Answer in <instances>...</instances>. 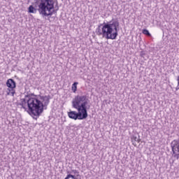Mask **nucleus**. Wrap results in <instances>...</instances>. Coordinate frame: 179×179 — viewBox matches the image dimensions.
Here are the masks:
<instances>
[{
    "instance_id": "obj_1",
    "label": "nucleus",
    "mask_w": 179,
    "mask_h": 179,
    "mask_svg": "<svg viewBox=\"0 0 179 179\" xmlns=\"http://www.w3.org/2000/svg\"><path fill=\"white\" fill-rule=\"evenodd\" d=\"M39 97L42 101L38 99V96L34 94H28L25 95L24 99H21V106L22 108L28 110L27 113L33 117L34 120H37L41 114L44 112V110H47V106L50 104V100H51V96H41Z\"/></svg>"
},
{
    "instance_id": "obj_2",
    "label": "nucleus",
    "mask_w": 179,
    "mask_h": 179,
    "mask_svg": "<svg viewBox=\"0 0 179 179\" xmlns=\"http://www.w3.org/2000/svg\"><path fill=\"white\" fill-rule=\"evenodd\" d=\"M120 22L117 19H113L108 22L101 24L96 29L98 36H102L106 40H115L118 36Z\"/></svg>"
},
{
    "instance_id": "obj_3",
    "label": "nucleus",
    "mask_w": 179,
    "mask_h": 179,
    "mask_svg": "<svg viewBox=\"0 0 179 179\" xmlns=\"http://www.w3.org/2000/svg\"><path fill=\"white\" fill-rule=\"evenodd\" d=\"M35 3L38 6V11L42 17L52 16L59 10V7L54 9V0H34Z\"/></svg>"
},
{
    "instance_id": "obj_4",
    "label": "nucleus",
    "mask_w": 179,
    "mask_h": 179,
    "mask_svg": "<svg viewBox=\"0 0 179 179\" xmlns=\"http://www.w3.org/2000/svg\"><path fill=\"white\" fill-rule=\"evenodd\" d=\"M89 99L87 95H77L72 101V107L76 108L78 111L86 118L88 117L87 110L90 109L89 104Z\"/></svg>"
},
{
    "instance_id": "obj_5",
    "label": "nucleus",
    "mask_w": 179,
    "mask_h": 179,
    "mask_svg": "<svg viewBox=\"0 0 179 179\" xmlns=\"http://www.w3.org/2000/svg\"><path fill=\"white\" fill-rule=\"evenodd\" d=\"M68 116L71 120H86V117L80 112V111H73L71 110L70 112H68Z\"/></svg>"
},
{
    "instance_id": "obj_6",
    "label": "nucleus",
    "mask_w": 179,
    "mask_h": 179,
    "mask_svg": "<svg viewBox=\"0 0 179 179\" xmlns=\"http://www.w3.org/2000/svg\"><path fill=\"white\" fill-rule=\"evenodd\" d=\"M7 87L9 89H15L16 88V82H15L14 79L10 78L6 82Z\"/></svg>"
},
{
    "instance_id": "obj_7",
    "label": "nucleus",
    "mask_w": 179,
    "mask_h": 179,
    "mask_svg": "<svg viewBox=\"0 0 179 179\" xmlns=\"http://www.w3.org/2000/svg\"><path fill=\"white\" fill-rule=\"evenodd\" d=\"M28 12L29 13H36V12H37V10L36 9V8H34V6H29V7L28 8Z\"/></svg>"
},
{
    "instance_id": "obj_8",
    "label": "nucleus",
    "mask_w": 179,
    "mask_h": 179,
    "mask_svg": "<svg viewBox=\"0 0 179 179\" xmlns=\"http://www.w3.org/2000/svg\"><path fill=\"white\" fill-rule=\"evenodd\" d=\"M73 93H76V90H78V83L75 82L73 83V84L72 85V87H71Z\"/></svg>"
},
{
    "instance_id": "obj_9",
    "label": "nucleus",
    "mask_w": 179,
    "mask_h": 179,
    "mask_svg": "<svg viewBox=\"0 0 179 179\" xmlns=\"http://www.w3.org/2000/svg\"><path fill=\"white\" fill-rule=\"evenodd\" d=\"M143 34H145V36H148V37H150V36H152V34H150V32H149V30L146 29H143Z\"/></svg>"
},
{
    "instance_id": "obj_10",
    "label": "nucleus",
    "mask_w": 179,
    "mask_h": 179,
    "mask_svg": "<svg viewBox=\"0 0 179 179\" xmlns=\"http://www.w3.org/2000/svg\"><path fill=\"white\" fill-rule=\"evenodd\" d=\"M70 178L78 179V178H76V176H75L74 175H72L71 173L68 174L64 179H70Z\"/></svg>"
},
{
    "instance_id": "obj_11",
    "label": "nucleus",
    "mask_w": 179,
    "mask_h": 179,
    "mask_svg": "<svg viewBox=\"0 0 179 179\" xmlns=\"http://www.w3.org/2000/svg\"><path fill=\"white\" fill-rule=\"evenodd\" d=\"M8 92H7V94L9 95V94H12V96H15V90L14 89H8Z\"/></svg>"
},
{
    "instance_id": "obj_12",
    "label": "nucleus",
    "mask_w": 179,
    "mask_h": 179,
    "mask_svg": "<svg viewBox=\"0 0 179 179\" xmlns=\"http://www.w3.org/2000/svg\"><path fill=\"white\" fill-rule=\"evenodd\" d=\"M134 141H132L133 145H134V146H136V144H135V142H137V143H139V142H141V139H139V138L138 137H134Z\"/></svg>"
},
{
    "instance_id": "obj_13",
    "label": "nucleus",
    "mask_w": 179,
    "mask_h": 179,
    "mask_svg": "<svg viewBox=\"0 0 179 179\" xmlns=\"http://www.w3.org/2000/svg\"><path fill=\"white\" fill-rule=\"evenodd\" d=\"M72 173H73V174H77L76 177H80V175H79V171H78L77 170H73Z\"/></svg>"
},
{
    "instance_id": "obj_14",
    "label": "nucleus",
    "mask_w": 179,
    "mask_h": 179,
    "mask_svg": "<svg viewBox=\"0 0 179 179\" xmlns=\"http://www.w3.org/2000/svg\"><path fill=\"white\" fill-rule=\"evenodd\" d=\"M58 8H59V7L58 6V1L56 0V5H55V9H57Z\"/></svg>"
},
{
    "instance_id": "obj_15",
    "label": "nucleus",
    "mask_w": 179,
    "mask_h": 179,
    "mask_svg": "<svg viewBox=\"0 0 179 179\" xmlns=\"http://www.w3.org/2000/svg\"><path fill=\"white\" fill-rule=\"evenodd\" d=\"M143 55H145V54L143 53V52H141V57H143Z\"/></svg>"
},
{
    "instance_id": "obj_16",
    "label": "nucleus",
    "mask_w": 179,
    "mask_h": 179,
    "mask_svg": "<svg viewBox=\"0 0 179 179\" xmlns=\"http://www.w3.org/2000/svg\"><path fill=\"white\" fill-rule=\"evenodd\" d=\"M67 173H68V174H69V171H68Z\"/></svg>"
},
{
    "instance_id": "obj_17",
    "label": "nucleus",
    "mask_w": 179,
    "mask_h": 179,
    "mask_svg": "<svg viewBox=\"0 0 179 179\" xmlns=\"http://www.w3.org/2000/svg\"><path fill=\"white\" fill-rule=\"evenodd\" d=\"M71 179V178H70Z\"/></svg>"
}]
</instances>
